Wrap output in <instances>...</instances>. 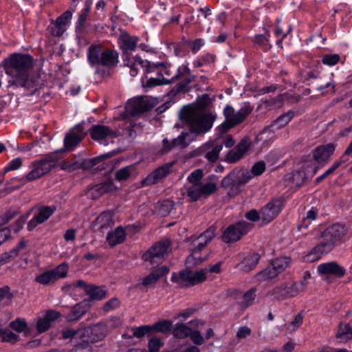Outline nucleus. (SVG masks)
Here are the masks:
<instances>
[{
    "label": "nucleus",
    "instance_id": "a211bd4d",
    "mask_svg": "<svg viewBox=\"0 0 352 352\" xmlns=\"http://www.w3.org/2000/svg\"><path fill=\"white\" fill-rule=\"evenodd\" d=\"M223 148V141L214 140L203 144L197 150L198 154H204L210 162H215L219 158L220 151Z\"/></svg>",
    "mask_w": 352,
    "mask_h": 352
},
{
    "label": "nucleus",
    "instance_id": "6ab92c4d",
    "mask_svg": "<svg viewBox=\"0 0 352 352\" xmlns=\"http://www.w3.org/2000/svg\"><path fill=\"white\" fill-rule=\"evenodd\" d=\"M283 204L282 198L273 199L261 210V219L265 223L272 221L280 212Z\"/></svg>",
    "mask_w": 352,
    "mask_h": 352
},
{
    "label": "nucleus",
    "instance_id": "2f4dec72",
    "mask_svg": "<svg viewBox=\"0 0 352 352\" xmlns=\"http://www.w3.org/2000/svg\"><path fill=\"white\" fill-rule=\"evenodd\" d=\"M169 270L166 266H162L157 270L153 271L150 274L146 276L142 280V284L148 286L155 283L160 277L168 274Z\"/></svg>",
    "mask_w": 352,
    "mask_h": 352
},
{
    "label": "nucleus",
    "instance_id": "680f3d73",
    "mask_svg": "<svg viewBox=\"0 0 352 352\" xmlns=\"http://www.w3.org/2000/svg\"><path fill=\"white\" fill-rule=\"evenodd\" d=\"M316 211L313 208L309 210L307 212L306 217H304V219H303L304 222H303L302 226H303L305 228H307L309 224L311 223V221L316 219Z\"/></svg>",
    "mask_w": 352,
    "mask_h": 352
},
{
    "label": "nucleus",
    "instance_id": "473e14b6",
    "mask_svg": "<svg viewBox=\"0 0 352 352\" xmlns=\"http://www.w3.org/2000/svg\"><path fill=\"white\" fill-rule=\"evenodd\" d=\"M259 258V255L256 253L250 254L239 263V267L244 272H249L256 267L258 263Z\"/></svg>",
    "mask_w": 352,
    "mask_h": 352
},
{
    "label": "nucleus",
    "instance_id": "774afa93",
    "mask_svg": "<svg viewBox=\"0 0 352 352\" xmlns=\"http://www.w3.org/2000/svg\"><path fill=\"white\" fill-rule=\"evenodd\" d=\"M178 352H200V350L197 346L186 343L180 346Z\"/></svg>",
    "mask_w": 352,
    "mask_h": 352
},
{
    "label": "nucleus",
    "instance_id": "4be33fe9",
    "mask_svg": "<svg viewBox=\"0 0 352 352\" xmlns=\"http://www.w3.org/2000/svg\"><path fill=\"white\" fill-rule=\"evenodd\" d=\"M317 272L320 275L341 278L345 275L346 269L337 262L331 261L318 265Z\"/></svg>",
    "mask_w": 352,
    "mask_h": 352
},
{
    "label": "nucleus",
    "instance_id": "bb28decb",
    "mask_svg": "<svg viewBox=\"0 0 352 352\" xmlns=\"http://www.w3.org/2000/svg\"><path fill=\"white\" fill-rule=\"evenodd\" d=\"M331 251L329 245H327L322 241L303 256V260L309 263L315 262L320 259L324 254H327Z\"/></svg>",
    "mask_w": 352,
    "mask_h": 352
},
{
    "label": "nucleus",
    "instance_id": "6e6552de",
    "mask_svg": "<svg viewBox=\"0 0 352 352\" xmlns=\"http://www.w3.org/2000/svg\"><path fill=\"white\" fill-rule=\"evenodd\" d=\"M207 273V269H202L195 272L184 270L178 274L173 273L171 276V280L177 283L181 287H188L205 281Z\"/></svg>",
    "mask_w": 352,
    "mask_h": 352
},
{
    "label": "nucleus",
    "instance_id": "3c124183",
    "mask_svg": "<svg viewBox=\"0 0 352 352\" xmlns=\"http://www.w3.org/2000/svg\"><path fill=\"white\" fill-rule=\"evenodd\" d=\"M266 169V164L263 161L256 162L250 170L253 178L262 175Z\"/></svg>",
    "mask_w": 352,
    "mask_h": 352
},
{
    "label": "nucleus",
    "instance_id": "c03bdc74",
    "mask_svg": "<svg viewBox=\"0 0 352 352\" xmlns=\"http://www.w3.org/2000/svg\"><path fill=\"white\" fill-rule=\"evenodd\" d=\"M9 327L17 333H22L27 329L28 324L25 319L17 318L9 324Z\"/></svg>",
    "mask_w": 352,
    "mask_h": 352
},
{
    "label": "nucleus",
    "instance_id": "338daca9",
    "mask_svg": "<svg viewBox=\"0 0 352 352\" xmlns=\"http://www.w3.org/2000/svg\"><path fill=\"white\" fill-rule=\"evenodd\" d=\"M204 45V41L202 38H197L190 42V47L194 54L197 53Z\"/></svg>",
    "mask_w": 352,
    "mask_h": 352
},
{
    "label": "nucleus",
    "instance_id": "603ef678",
    "mask_svg": "<svg viewBox=\"0 0 352 352\" xmlns=\"http://www.w3.org/2000/svg\"><path fill=\"white\" fill-rule=\"evenodd\" d=\"M204 177L203 170L197 169L192 171L188 177V180L190 185L202 184L201 180Z\"/></svg>",
    "mask_w": 352,
    "mask_h": 352
},
{
    "label": "nucleus",
    "instance_id": "4468645a",
    "mask_svg": "<svg viewBox=\"0 0 352 352\" xmlns=\"http://www.w3.org/2000/svg\"><path fill=\"white\" fill-rule=\"evenodd\" d=\"M152 106L145 97L134 98L128 101L125 107V111L120 115V119H125L129 116H135L148 109Z\"/></svg>",
    "mask_w": 352,
    "mask_h": 352
},
{
    "label": "nucleus",
    "instance_id": "09e8293b",
    "mask_svg": "<svg viewBox=\"0 0 352 352\" xmlns=\"http://www.w3.org/2000/svg\"><path fill=\"white\" fill-rule=\"evenodd\" d=\"M151 327V330L161 333H166L172 327V322L169 320H162L153 324Z\"/></svg>",
    "mask_w": 352,
    "mask_h": 352
},
{
    "label": "nucleus",
    "instance_id": "864d4df0",
    "mask_svg": "<svg viewBox=\"0 0 352 352\" xmlns=\"http://www.w3.org/2000/svg\"><path fill=\"white\" fill-rule=\"evenodd\" d=\"M239 152V151L236 146L230 150L226 155V162L229 163H235L242 159L243 157Z\"/></svg>",
    "mask_w": 352,
    "mask_h": 352
},
{
    "label": "nucleus",
    "instance_id": "1a4fd4ad",
    "mask_svg": "<svg viewBox=\"0 0 352 352\" xmlns=\"http://www.w3.org/2000/svg\"><path fill=\"white\" fill-rule=\"evenodd\" d=\"M58 161L57 153H50L32 164V170L27 175L29 181L35 180L50 171Z\"/></svg>",
    "mask_w": 352,
    "mask_h": 352
},
{
    "label": "nucleus",
    "instance_id": "aec40b11",
    "mask_svg": "<svg viewBox=\"0 0 352 352\" xmlns=\"http://www.w3.org/2000/svg\"><path fill=\"white\" fill-rule=\"evenodd\" d=\"M184 78V80L176 85L171 90V95H176L178 93L186 91L187 86L192 82V78L190 76V69L188 63H185L177 68V73L175 75V79Z\"/></svg>",
    "mask_w": 352,
    "mask_h": 352
},
{
    "label": "nucleus",
    "instance_id": "2eb2a0df",
    "mask_svg": "<svg viewBox=\"0 0 352 352\" xmlns=\"http://www.w3.org/2000/svg\"><path fill=\"white\" fill-rule=\"evenodd\" d=\"M68 272V265L63 263L56 268L45 271L35 278V280L42 285H47L52 283L59 278L67 276Z\"/></svg>",
    "mask_w": 352,
    "mask_h": 352
},
{
    "label": "nucleus",
    "instance_id": "a18cd8bd",
    "mask_svg": "<svg viewBox=\"0 0 352 352\" xmlns=\"http://www.w3.org/2000/svg\"><path fill=\"white\" fill-rule=\"evenodd\" d=\"M85 336L84 331L82 329L74 330L71 329H65L62 332V337L64 339L72 338V339H83Z\"/></svg>",
    "mask_w": 352,
    "mask_h": 352
},
{
    "label": "nucleus",
    "instance_id": "4d7b16f0",
    "mask_svg": "<svg viewBox=\"0 0 352 352\" xmlns=\"http://www.w3.org/2000/svg\"><path fill=\"white\" fill-rule=\"evenodd\" d=\"M151 330L149 325L141 326L133 329V336L136 338H142Z\"/></svg>",
    "mask_w": 352,
    "mask_h": 352
},
{
    "label": "nucleus",
    "instance_id": "5701e85b",
    "mask_svg": "<svg viewBox=\"0 0 352 352\" xmlns=\"http://www.w3.org/2000/svg\"><path fill=\"white\" fill-rule=\"evenodd\" d=\"M335 151L333 144L329 143L318 146L313 152V157L315 162L321 166L326 164Z\"/></svg>",
    "mask_w": 352,
    "mask_h": 352
},
{
    "label": "nucleus",
    "instance_id": "49530a36",
    "mask_svg": "<svg viewBox=\"0 0 352 352\" xmlns=\"http://www.w3.org/2000/svg\"><path fill=\"white\" fill-rule=\"evenodd\" d=\"M173 202L170 200H164L162 202H159L158 204V212L162 216H166L168 214L173 208Z\"/></svg>",
    "mask_w": 352,
    "mask_h": 352
},
{
    "label": "nucleus",
    "instance_id": "39448f33",
    "mask_svg": "<svg viewBox=\"0 0 352 352\" xmlns=\"http://www.w3.org/2000/svg\"><path fill=\"white\" fill-rule=\"evenodd\" d=\"M87 60L91 67L113 66L118 63V54L112 50H104L102 45L93 44L87 50Z\"/></svg>",
    "mask_w": 352,
    "mask_h": 352
},
{
    "label": "nucleus",
    "instance_id": "052dcab7",
    "mask_svg": "<svg viewBox=\"0 0 352 352\" xmlns=\"http://www.w3.org/2000/svg\"><path fill=\"white\" fill-rule=\"evenodd\" d=\"M50 325V322L45 318H41L38 320L36 324V329L39 333L46 331Z\"/></svg>",
    "mask_w": 352,
    "mask_h": 352
},
{
    "label": "nucleus",
    "instance_id": "a19ab883",
    "mask_svg": "<svg viewBox=\"0 0 352 352\" xmlns=\"http://www.w3.org/2000/svg\"><path fill=\"white\" fill-rule=\"evenodd\" d=\"M278 274L272 264L256 275V278L259 281H264L274 278Z\"/></svg>",
    "mask_w": 352,
    "mask_h": 352
},
{
    "label": "nucleus",
    "instance_id": "69168bd1",
    "mask_svg": "<svg viewBox=\"0 0 352 352\" xmlns=\"http://www.w3.org/2000/svg\"><path fill=\"white\" fill-rule=\"evenodd\" d=\"M281 100V96L279 95L275 98L265 100V102L266 103L267 107H270L272 108H279L282 105Z\"/></svg>",
    "mask_w": 352,
    "mask_h": 352
},
{
    "label": "nucleus",
    "instance_id": "72a5a7b5",
    "mask_svg": "<svg viewBox=\"0 0 352 352\" xmlns=\"http://www.w3.org/2000/svg\"><path fill=\"white\" fill-rule=\"evenodd\" d=\"M126 232L121 227L117 228L114 231L109 232L107 236V240L111 246H114L124 241Z\"/></svg>",
    "mask_w": 352,
    "mask_h": 352
},
{
    "label": "nucleus",
    "instance_id": "7c9ffc66",
    "mask_svg": "<svg viewBox=\"0 0 352 352\" xmlns=\"http://www.w3.org/2000/svg\"><path fill=\"white\" fill-rule=\"evenodd\" d=\"M91 306L90 300H84L72 309V312L67 316L69 320H76L84 315Z\"/></svg>",
    "mask_w": 352,
    "mask_h": 352
},
{
    "label": "nucleus",
    "instance_id": "0e129e2a",
    "mask_svg": "<svg viewBox=\"0 0 352 352\" xmlns=\"http://www.w3.org/2000/svg\"><path fill=\"white\" fill-rule=\"evenodd\" d=\"M83 342L76 346L74 352H91L90 345L88 344V339H82Z\"/></svg>",
    "mask_w": 352,
    "mask_h": 352
},
{
    "label": "nucleus",
    "instance_id": "423d86ee",
    "mask_svg": "<svg viewBox=\"0 0 352 352\" xmlns=\"http://www.w3.org/2000/svg\"><path fill=\"white\" fill-rule=\"evenodd\" d=\"M253 179L249 170L243 168H234L221 180V186L228 188L230 186L228 195L234 197L242 190L244 186Z\"/></svg>",
    "mask_w": 352,
    "mask_h": 352
},
{
    "label": "nucleus",
    "instance_id": "ddd939ff",
    "mask_svg": "<svg viewBox=\"0 0 352 352\" xmlns=\"http://www.w3.org/2000/svg\"><path fill=\"white\" fill-rule=\"evenodd\" d=\"M90 135L92 139L100 144L107 145L113 142L118 136V133L108 126L96 124L90 129Z\"/></svg>",
    "mask_w": 352,
    "mask_h": 352
},
{
    "label": "nucleus",
    "instance_id": "c85d7f7f",
    "mask_svg": "<svg viewBox=\"0 0 352 352\" xmlns=\"http://www.w3.org/2000/svg\"><path fill=\"white\" fill-rule=\"evenodd\" d=\"M138 38L137 36H132L127 33H122L118 38V43L120 47L125 52L135 51Z\"/></svg>",
    "mask_w": 352,
    "mask_h": 352
},
{
    "label": "nucleus",
    "instance_id": "bf43d9fd",
    "mask_svg": "<svg viewBox=\"0 0 352 352\" xmlns=\"http://www.w3.org/2000/svg\"><path fill=\"white\" fill-rule=\"evenodd\" d=\"M256 297V289H251L243 295V304L245 306L252 305Z\"/></svg>",
    "mask_w": 352,
    "mask_h": 352
},
{
    "label": "nucleus",
    "instance_id": "393cba45",
    "mask_svg": "<svg viewBox=\"0 0 352 352\" xmlns=\"http://www.w3.org/2000/svg\"><path fill=\"white\" fill-rule=\"evenodd\" d=\"M74 11L67 10L57 18L52 28V34L60 36L67 30L72 18Z\"/></svg>",
    "mask_w": 352,
    "mask_h": 352
},
{
    "label": "nucleus",
    "instance_id": "0eeeda50",
    "mask_svg": "<svg viewBox=\"0 0 352 352\" xmlns=\"http://www.w3.org/2000/svg\"><path fill=\"white\" fill-rule=\"evenodd\" d=\"M251 111L252 109L248 104H245L236 112L234 111L232 107L227 105L223 109L225 121L221 124V129L223 133L227 131L234 126L242 122Z\"/></svg>",
    "mask_w": 352,
    "mask_h": 352
},
{
    "label": "nucleus",
    "instance_id": "a878e982",
    "mask_svg": "<svg viewBox=\"0 0 352 352\" xmlns=\"http://www.w3.org/2000/svg\"><path fill=\"white\" fill-rule=\"evenodd\" d=\"M85 333L83 339H88V342H96L99 340H102L106 334L107 329L106 326L102 324H97L91 327H87L82 329Z\"/></svg>",
    "mask_w": 352,
    "mask_h": 352
},
{
    "label": "nucleus",
    "instance_id": "79ce46f5",
    "mask_svg": "<svg viewBox=\"0 0 352 352\" xmlns=\"http://www.w3.org/2000/svg\"><path fill=\"white\" fill-rule=\"evenodd\" d=\"M0 341L4 342L15 343L19 340V336L9 329L0 328Z\"/></svg>",
    "mask_w": 352,
    "mask_h": 352
},
{
    "label": "nucleus",
    "instance_id": "9d476101",
    "mask_svg": "<svg viewBox=\"0 0 352 352\" xmlns=\"http://www.w3.org/2000/svg\"><path fill=\"white\" fill-rule=\"evenodd\" d=\"M170 245L168 239L159 241L142 255V259L152 265H158L167 254Z\"/></svg>",
    "mask_w": 352,
    "mask_h": 352
},
{
    "label": "nucleus",
    "instance_id": "f03ea898",
    "mask_svg": "<svg viewBox=\"0 0 352 352\" xmlns=\"http://www.w3.org/2000/svg\"><path fill=\"white\" fill-rule=\"evenodd\" d=\"M33 66V58L25 54H14L5 60V71L10 85L29 87L32 85L30 70Z\"/></svg>",
    "mask_w": 352,
    "mask_h": 352
},
{
    "label": "nucleus",
    "instance_id": "412c9836",
    "mask_svg": "<svg viewBox=\"0 0 352 352\" xmlns=\"http://www.w3.org/2000/svg\"><path fill=\"white\" fill-rule=\"evenodd\" d=\"M86 135L83 124L76 125L64 139V146L67 151H72Z\"/></svg>",
    "mask_w": 352,
    "mask_h": 352
},
{
    "label": "nucleus",
    "instance_id": "f257e3e1",
    "mask_svg": "<svg viewBox=\"0 0 352 352\" xmlns=\"http://www.w3.org/2000/svg\"><path fill=\"white\" fill-rule=\"evenodd\" d=\"M181 119L189 127L188 132H183L169 144L166 139L164 140V151L166 152L175 147L185 148L197 135L205 133L212 126V119L206 113L198 104H190L182 108Z\"/></svg>",
    "mask_w": 352,
    "mask_h": 352
},
{
    "label": "nucleus",
    "instance_id": "ea45409f",
    "mask_svg": "<svg viewBox=\"0 0 352 352\" xmlns=\"http://www.w3.org/2000/svg\"><path fill=\"white\" fill-rule=\"evenodd\" d=\"M191 328L184 323H177L175 325L173 334L175 338H186L191 334Z\"/></svg>",
    "mask_w": 352,
    "mask_h": 352
},
{
    "label": "nucleus",
    "instance_id": "e2e57ef3",
    "mask_svg": "<svg viewBox=\"0 0 352 352\" xmlns=\"http://www.w3.org/2000/svg\"><path fill=\"white\" fill-rule=\"evenodd\" d=\"M130 169L129 167H124L117 171L116 177L119 181L126 179L130 175Z\"/></svg>",
    "mask_w": 352,
    "mask_h": 352
},
{
    "label": "nucleus",
    "instance_id": "37998d69",
    "mask_svg": "<svg viewBox=\"0 0 352 352\" xmlns=\"http://www.w3.org/2000/svg\"><path fill=\"white\" fill-rule=\"evenodd\" d=\"M291 259L289 257H279L274 260L272 264L274 268L279 274L284 271L289 265Z\"/></svg>",
    "mask_w": 352,
    "mask_h": 352
},
{
    "label": "nucleus",
    "instance_id": "13d9d810",
    "mask_svg": "<svg viewBox=\"0 0 352 352\" xmlns=\"http://www.w3.org/2000/svg\"><path fill=\"white\" fill-rule=\"evenodd\" d=\"M192 342L197 345H201L204 343L205 339L204 337L201 334L199 331L191 330V334L189 335Z\"/></svg>",
    "mask_w": 352,
    "mask_h": 352
},
{
    "label": "nucleus",
    "instance_id": "7ed1b4c3",
    "mask_svg": "<svg viewBox=\"0 0 352 352\" xmlns=\"http://www.w3.org/2000/svg\"><path fill=\"white\" fill-rule=\"evenodd\" d=\"M134 63L130 67V74L135 76L138 74V67L145 68L147 72H155L158 76L149 78L146 83L148 87H153L160 85L170 83L175 80V75H172L171 66L166 62L151 63L146 60L142 59L140 56L133 58Z\"/></svg>",
    "mask_w": 352,
    "mask_h": 352
},
{
    "label": "nucleus",
    "instance_id": "b1692460",
    "mask_svg": "<svg viewBox=\"0 0 352 352\" xmlns=\"http://www.w3.org/2000/svg\"><path fill=\"white\" fill-rule=\"evenodd\" d=\"M54 210L50 206L41 207L38 212L33 216L28 223V229L31 231L38 225L46 221L54 213Z\"/></svg>",
    "mask_w": 352,
    "mask_h": 352
},
{
    "label": "nucleus",
    "instance_id": "f704fd0d",
    "mask_svg": "<svg viewBox=\"0 0 352 352\" xmlns=\"http://www.w3.org/2000/svg\"><path fill=\"white\" fill-rule=\"evenodd\" d=\"M273 129L266 128L263 131H262L255 138V143H261L260 147H264L269 144V143L272 141L275 135L272 132Z\"/></svg>",
    "mask_w": 352,
    "mask_h": 352
},
{
    "label": "nucleus",
    "instance_id": "4c0bfd02",
    "mask_svg": "<svg viewBox=\"0 0 352 352\" xmlns=\"http://www.w3.org/2000/svg\"><path fill=\"white\" fill-rule=\"evenodd\" d=\"M85 292L89 296L90 300H99L104 298L106 296L105 291L95 285H89L88 287H85Z\"/></svg>",
    "mask_w": 352,
    "mask_h": 352
},
{
    "label": "nucleus",
    "instance_id": "c756f323",
    "mask_svg": "<svg viewBox=\"0 0 352 352\" xmlns=\"http://www.w3.org/2000/svg\"><path fill=\"white\" fill-rule=\"evenodd\" d=\"M113 223V213L110 211H104L96 219L93 226L96 230H101L111 226Z\"/></svg>",
    "mask_w": 352,
    "mask_h": 352
},
{
    "label": "nucleus",
    "instance_id": "58836bf2",
    "mask_svg": "<svg viewBox=\"0 0 352 352\" xmlns=\"http://www.w3.org/2000/svg\"><path fill=\"white\" fill-rule=\"evenodd\" d=\"M113 189V185L111 182H107L97 184L91 188V193L95 197H98L104 193L111 191Z\"/></svg>",
    "mask_w": 352,
    "mask_h": 352
},
{
    "label": "nucleus",
    "instance_id": "e433bc0d",
    "mask_svg": "<svg viewBox=\"0 0 352 352\" xmlns=\"http://www.w3.org/2000/svg\"><path fill=\"white\" fill-rule=\"evenodd\" d=\"M339 342H344L352 338V329L348 324H340L336 333Z\"/></svg>",
    "mask_w": 352,
    "mask_h": 352
},
{
    "label": "nucleus",
    "instance_id": "6e6d98bb",
    "mask_svg": "<svg viewBox=\"0 0 352 352\" xmlns=\"http://www.w3.org/2000/svg\"><path fill=\"white\" fill-rule=\"evenodd\" d=\"M302 322V316L301 314H298L295 316L294 320L288 324L287 329L289 333L295 331L301 325Z\"/></svg>",
    "mask_w": 352,
    "mask_h": 352
},
{
    "label": "nucleus",
    "instance_id": "20e7f679",
    "mask_svg": "<svg viewBox=\"0 0 352 352\" xmlns=\"http://www.w3.org/2000/svg\"><path fill=\"white\" fill-rule=\"evenodd\" d=\"M214 228L210 227L192 241L191 254L186 259L187 267H195L206 259L208 254L205 248L214 238Z\"/></svg>",
    "mask_w": 352,
    "mask_h": 352
},
{
    "label": "nucleus",
    "instance_id": "dca6fc26",
    "mask_svg": "<svg viewBox=\"0 0 352 352\" xmlns=\"http://www.w3.org/2000/svg\"><path fill=\"white\" fill-rule=\"evenodd\" d=\"M217 190V186L213 182L193 184L188 187L186 194L191 201H197L201 197H206Z\"/></svg>",
    "mask_w": 352,
    "mask_h": 352
},
{
    "label": "nucleus",
    "instance_id": "cd10ccee",
    "mask_svg": "<svg viewBox=\"0 0 352 352\" xmlns=\"http://www.w3.org/2000/svg\"><path fill=\"white\" fill-rule=\"evenodd\" d=\"M169 172V167L162 166L148 174L142 182V186H150L161 181Z\"/></svg>",
    "mask_w": 352,
    "mask_h": 352
},
{
    "label": "nucleus",
    "instance_id": "5fc2aeb1",
    "mask_svg": "<svg viewBox=\"0 0 352 352\" xmlns=\"http://www.w3.org/2000/svg\"><path fill=\"white\" fill-rule=\"evenodd\" d=\"M90 11V6H86L79 13L78 19L76 23V28H82L87 19V16Z\"/></svg>",
    "mask_w": 352,
    "mask_h": 352
},
{
    "label": "nucleus",
    "instance_id": "c9c22d12",
    "mask_svg": "<svg viewBox=\"0 0 352 352\" xmlns=\"http://www.w3.org/2000/svg\"><path fill=\"white\" fill-rule=\"evenodd\" d=\"M239 153L244 157L246 154L254 150V143L248 137L243 138L236 146Z\"/></svg>",
    "mask_w": 352,
    "mask_h": 352
},
{
    "label": "nucleus",
    "instance_id": "f8f14e48",
    "mask_svg": "<svg viewBox=\"0 0 352 352\" xmlns=\"http://www.w3.org/2000/svg\"><path fill=\"white\" fill-rule=\"evenodd\" d=\"M252 227V224L246 221H239L228 226L223 233L222 239L226 243L234 242L247 234Z\"/></svg>",
    "mask_w": 352,
    "mask_h": 352
},
{
    "label": "nucleus",
    "instance_id": "9b49d317",
    "mask_svg": "<svg viewBox=\"0 0 352 352\" xmlns=\"http://www.w3.org/2000/svg\"><path fill=\"white\" fill-rule=\"evenodd\" d=\"M347 228L342 224L335 223L329 226L322 233V241L329 245L331 250L343 241L347 233Z\"/></svg>",
    "mask_w": 352,
    "mask_h": 352
},
{
    "label": "nucleus",
    "instance_id": "de8ad7c7",
    "mask_svg": "<svg viewBox=\"0 0 352 352\" xmlns=\"http://www.w3.org/2000/svg\"><path fill=\"white\" fill-rule=\"evenodd\" d=\"M292 116L289 113L283 114V115L279 116L276 119V120L272 124L271 127L273 129L281 128V127L287 125L292 120Z\"/></svg>",
    "mask_w": 352,
    "mask_h": 352
},
{
    "label": "nucleus",
    "instance_id": "8fccbe9b",
    "mask_svg": "<svg viewBox=\"0 0 352 352\" xmlns=\"http://www.w3.org/2000/svg\"><path fill=\"white\" fill-rule=\"evenodd\" d=\"M340 60V56L336 54H325L322 58V63L329 67L336 65Z\"/></svg>",
    "mask_w": 352,
    "mask_h": 352
},
{
    "label": "nucleus",
    "instance_id": "f3484780",
    "mask_svg": "<svg viewBox=\"0 0 352 352\" xmlns=\"http://www.w3.org/2000/svg\"><path fill=\"white\" fill-rule=\"evenodd\" d=\"M303 284L300 285L298 282H289L280 287H277L272 290V295L282 299L286 297H294L303 292Z\"/></svg>",
    "mask_w": 352,
    "mask_h": 352
}]
</instances>
